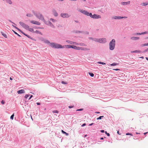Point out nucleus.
I'll return each instance as SVG.
<instances>
[{"label": "nucleus", "instance_id": "nucleus-1", "mask_svg": "<svg viewBox=\"0 0 148 148\" xmlns=\"http://www.w3.org/2000/svg\"><path fill=\"white\" fill-rule=\"evenodd\" d=\"M32 12L37 18L42 21L46 24L50 26L53 28H55L54 26L51 22L50 21H46L45 20L43 16L40 13L34 10L32 11Z\"/></svg>", "mask_w": 148, "mask_h": 148}, {"label": "nucleus", "instance_id": "nucleus-2", "mask_svg": "<svg viewBox=\"0 0 148 148\" xmlns=\"http://www.w3.org/2000/svg\"><path fill=\"white\" fill-rule=\"evenodd\" d=\"M64 47L62 48H72L75 50H82L84 51H89L90 50V49L89 48L85 47H79L74 45H67L62 46Z\"/></svg>", "mask_w": 148, "mask_h": 148}, {"label": "nucleus", "instance_id": "nucleus-3", "mask_svg": "<svg viewBox=\"0 0 148 148\" xmlns=\"http://www.w3.org/2000/svg\"><path fill=\"white\" fill-rule=\"evenodd\" d=\"M66 42L68 44H70L72 45L74 44L76 45H79L80 46L83 47H85L87 46V45L86 44L83 43H78L73 42L69 40H66Z\"/></svg>", "mask_w": 148, "mask_h": 148}, {"label": "nucleus", "instance_id": "nucleus-4", "mask_svg": "<svg viewBox=\"0 0 148 148\" xmlns=\"http://www.w3.org/2000/svg\"><path fill=\"white\" fill-rule=\"evenodd\" d=\"M49 45L52 47L56 49H61L64 47L62 45L58 44L54 42H50Z\"/></svg>", "mask_w": 148, "mask_h": 148}, {"label": "nucleus", "instance_id": "nucleus-5", "mask_svg": "<svg viewBox=\"0 0 148 148\" xmlns=\"http://www.w3.org/2000/svg\"><path fill=\"white\" fill-rule=\"evenodd\" d=\"M115 45V41L114 39H113L110 42L109 44L110 49L111 50H113L114 48Z\"/></svg>", "mask_w": 148, "mask_h": 148}, {"label": "nucleus", "instance_id": "nucleus-6", "mask_svg": "<svg viewBox=\"0 0 148 148\" xmlns=\"http://www.w3.org/2000/svg\"><path fill=\"white\" fill-rule=\"evenodd\" d=\"M78 11L87 16H90L91 13H90L87 11L82 9H79Z\"/></svg>", "mask_w": 148, "mask_h": 148}, {"label": "nucleus", "instance_id": "nucleus-7", "mask_svg": "<svg viewBox=\"0 0 148 148\" xmlns=\"http://www.w3.org/2000/svg\"><path fill=\"white\" fill-rule=\"evenodd\" d=\"M61 17L63 18H68L71 15L66 13H62L60 14Z\"/></svg>", "mask_w": 148, "mask_h": 148}, {"label": "nucleus", "instance_id": "nucleus-8", "mask_svg": "<svg viewBox=\"0 0 148 148\" xmlns=\"http://www.w3.org/2000/svg\"><path fill=\"white\" fill-rule=\"evenodd\" d=\"M20 25L23 28L26 29H27L29 27V25L24 23L20 21L19 22Z\"/></svg>", "mask_w": 148, "mask_h": 148}, {"label": "nucleus", "instance_id": "nucleus-9", "mask_svg": "<svg viewBox=\"0 0 148 148\" xmlns=\"http://www.w3.org/2000/svg\"><path fill=\"white\" fill-rule=\"evenodd\" d=\"M40 40L42 41V42H43L44 43H46L47 44L49 45L50 42L49 41L47 40V39L43 38V37H41L39 39Z\"/></svg>", "mask_w": 148, "mask_h": 148}, {"label": "nucleus", "instance_id": "nucleus-10", "mask_svg": "<svg viewBox=\"0 0 148 148\" xmlns=\"http://www.w3.org/2000/svg\"><path fill=\"white\" fill-rule=\"evenodd\" d=\"M90 17L92 18L95 19H97L101 18V16L99 15L96 14H94L93 15H92V13H91V15H90Z\"/></svg>", "mask_w": 148, "mask_h": 148}, {"label": "nucleus", "instance_id": "nucleus-11", "mask_svg": "<svg viewBox=\"0 0 148 148\" xmlns=\"http://www.w3.org/2000/svg\"><path fill=\"white\" fill-rule=\"evenodd\" d=\"M30 23H32L33 24H36V25H40V23L38 21H34V20H32V21H31Z\"/></svg>", "mask_w": 148, "mask_h": 148}, {"label": "nucleus", "instance_id": "nucleus-12", "mask_svg": "<svg viewBox=\"0 0 148 148\" xmlns=\"http://www.w3.org/2000/svg\"><path fill=\"white\" fill-rule=\"evenodd\" d=\"M113 18L115 19H120L123 18H126L127 17H121V16H115L114 17H113Z\"/></svg>", "mask_w": 148, "mask_h": 148}, {"label": "nucleus", "instance_id": "nucleus-13", "mask_svg": "<svg viewBox=\"0 0 148 148\" xmlns=\"http://www.w3.org/2000/svg\"><path fill=\"white\" fill-rule=\"evenodd\" d=\"M5 1L7 3L10 5H11L13 3V2L11 0H5Z\"/></svg>", "mask_w": 148, "mask_h": 148}, {"label": "nucleus", "instance_id": "nucleus-14", "mask_svg": "<svg viewBox=\"0 0 148 148\" xmlns=\"http://www.w3.org/2000/svg\"><path fill=\"white\" fill-rule=\"evenodd\" d=\"M53 15L57 17L58 16V13L55 10H54L53 11Z\"/></svg>", "mask_w": 148, "mask_h": 148}, {"label": "nucleus", "instance_id": "nucleus-15", "mask_svg": "<svg viewBox=\"0 0 148 148\" xmlns=\"http://www.w3.org/2000/svg\"><path fill=\"white\" fill-rule=\"evenodd\" d=\"M17 93L18 94L24 93H25V91L24 90L22 89L18 91Z\"/></svg>", "mask_w": 148, "mask_h": 148}, {"label": "nucleus", "instance_id": "nucleus-16", "mask_svg": "<svg viewBox=\"0 0 148 148\" xmlns=\"http://www.w3.org/2000/svg\"><path fill=\"white\" fill-rule=\"evenodd\" d=\"M130 3V1H128L127 2H123L121 3V4L123 5H126L129 4Z\"/></svg>", "mask_w": 148, "mask_h": 148}, {"label": "nucleus", "instance_id": "nucleus-17", "mask_svg": "<svg viewBox=\"0 0 148 148\" xmlns=\"http://www.w3.org/2000/svg\"><path fill=\"white\" fill-rule=\"evenodd\" d=\"M139 38L138 37H133L131 38V39L132 40H136L139 39Z\"/></svg>", "mask_w": 148, "mask_h": 148}, {"label": "nucleus", "instance_id": "nucleus-18", "mask_svg": "<svg viewBox=\"0 0 148 148\" xmlns=\"http://www.w3.org/2000/svg\"><path fill=\"white\" fill-rule=\"evenodd\" d=\"M27 30H28V31L30 32H34V29L32 28H30L29 27L27 29Z\"/></svg>", "mask_w": 148, "mask_h": 148}, {"label": "nucleus", "instance_id": "nucleus-19", "mask_svg": "<svg viewBox=\"0 0 148 148\" xmlns=\"http://www.w3.org/2000/svg\"><path fill=\"white\" fill-rule=\"evenodd\" d=\"M49 21H50H50H51L53 23H55L57 22V21L54 19L51 18L49 19Z\"/></svg>", "mask_w": 148, "mask_h": 148}, {"label": "nucleus", "instance_id": "nucleus-20", "mask_svg": "<svg viewBox=\"0 0 148 148\" xmlns=\"http://www.w3.org/2000/svg\"><path fill=\"white\" fill-rule=\"evenodd\" d=\"M131 53H140V51L139 50H136L134 51H132L131 52Z\"/></svg>", "mask_w": 148, "mask_h": 148}, {"label": "nucleus", "instance_id": "nucleus-21", "mask_svg": "<svg viewBox=\"0 0 148 148\" xmlns=\"http://www.w3.org/2000/svg\"><path fill=\"white\" fill-rule=\"evenodd\" d=\"M34 33H35L36 34H42L41 32H40V31L38 30H36V31H34V32H33Z\"/></svg>", "mask_w": 148, "mask_h": 148}, {"label": "nucleus", "instance_id": "nucleus-22", "mask_svg": "<svg viewBox=\"0 0 148 148\" xmlns=\"http://www.w3.org/2000/svg\"><path fill=\"white\" fill-rule=\"evenodd\" d=\"M1 33L2 35L5 38H7V35L5 34H4L3 32H1Z\"/></svg>", "mask_w": 148, "mask_h": 148}, {"label": "nucleus", "instance_id": "nucleus-23", "mask_svg": "<svg viewBox=\"0 0 148 148\" xmlns=\"http://www.w3.org/2000/svg\"><path fill=\"white\" fill-rule=\"evenodd\" d=\"M148 4V2H146L145 3H142V5L143 6L147 5Z\"/></svg>", "mask_w": 148, "mask_h": 148}, {"label": "nucleus", "instance_id": "nucleus-24", "mask_svg": "<svg viewBox=\"0 0 148 148\" xmlns=\"http://www.w3.org/2000/svg\"><path fill=\"white\" fill-rule=\"evenodd\" d=\"M26 16L29 17H31L33 16V15L30 13H28L26 14Z\"/></svg>", "mask_w": 148, "mask_h": 148}, {"label": "nucleus", "instance_id": "nucleus-25", "mask_svg": "<svg viewBox=\"0 0 148 148\" xmlns=\"http://www.w3.org/2000/svg\"><path fill=\"white\" fill-rule=\"evenodd\" d=\"M102 42V39L97 38V42L101 43Z\"/></svg>", "mask_w": 148, "mask_h": 148}, {"label": "nucleus", "instance_id": "nucleus-26", "mask_svg": "<svg viewBox=\"0 0 148 148\" xmlns=\"http://www.w3.org/2000/svg\"><path fill=\"white\" fill-rule=\"evenodd\" d=\"M62 132L63 134H65L66 136H68L69 135V134H68V133H66V132H65L64 131L62 130Z\"/></svg>", "mask_w": 148, "mask_h": 148}, {"label": "nucleus", "instance_id": "nucleus-27", "mask_svg": "<svg viewBox=\"0 0 148 148\" xmlns=\"http://www.w3.org/2000/svg\"><path fill=\"white\" fill-rule=\"evenodd\" d=\"M12 25L16 29H17L18 30V31H21V30L19 29L18 28V27H16L15 26H14V25Z\"/></svg>", "mask_w": 148, "mask_h": 148}, {"label": "nucleus", "instance_id": "nucleus-28", "mask_svg": "<svg viewBox=\"0 0 148 148\" xmlns=\"http://www.w3.org/2000/svg\"><path fill=\"white\" fill-rule=\"evenodd\" d=\"M117 65H118V64L116 63H113L112 64H110V65L112 66H116Z\"/></svg>", "mask_w": 148, "mask_h": 148}, {"label": "nucleus", "instance_id": "nucleus-29", "mask_svg": "<svg viewBox=\"0 0 148 148\" xmlns=\"http://www.w3.org/2000/svg\"><path fill=\"white\" fill-rule=\"evenodd\" d=\"M89 74L92 77H93L94 75V74L91 73H89Z\"/></svg>", "mask_w": 148, "mask_h": 148}, {"label": "nucleus", "instance_id": "nucleus-30", "mask_svg": "<svg viewBox=\"0 0 148 148\" xmlns=\"http://www.w3.org/2000/svg\"><path fill=\"white\" fill-rule=\"evenodd\" d=\"M106 42V39L105 38H102V42L104 43Z\"/></svg>", "mask_w": 148, "mask_h": 148}, {"label": "nucleus", "instance_id": "nucleus-31", "mask_svg": "<svg viewBox=\"0 0 148 148\" xmlns=\"http://www.w3.org/2000/svg\"><path fill=\"white\" fill-rule=\"evenodd\" d=\"M29 94H27V95H26L25 96V97L26 98V99H27V98L29 96Z\"/></svg>", "mask_w": 148, "mask_h": 148}, {"label": "nucleus", "instance_id": "nucleus-32", "mask_svg": "<svg viewBox=\"0 0 148 148\" xmlns=\"http://www.w3.org/2000/svg\"><path fill=\"white\" fill-rule=\"evenodd\" d=\"M148 31H147V32H142L141 33V34H148Z\"/></svg>", "mask_w": 148, "mask_h": 148}, {"label": "nucleus", "instance_id": "nucleus-33", "mask_svg": "<svg viewBox=\"0 0 148 148\" xmlns=\"http://www.w3.org/2000/svg\"><path fill=\"white\" fill-rule=\"evenodd\" d=\"M63 84H67V83L66 82H64V81H62V82H61Z\"/></svg>", "mask_w": 148, "mask_h": 148}, {"label": "nucleus", "instance_id": "nucleus-34", "mask_svg": "<svg viewBox=\"0 0 148 148\" xmlns=\"http://www.w3.org/2000/svg\"><path fill=\"white\" fill-rule=\"evenodd\" d=\"M14 114H13L12 115L11 117H10V119L12 120H13L14 116Z\"/></svg>", "mask_w": 148, "mask_h": 148}, {"label": "nucleus", "instance_id": "nucleus-35", "mask_svg": "<svg viewBox=\"0 0 148 148\" xmlns=\"http://www.w3.org/2000/svg\"><path fill=\"white\" fill-rule=\"evenodd\" d=\"M53 112L54 113H58V111H57V110H55L53 111Z\"/></svg>", "mask_w": 148, "mask_h": 148}, {"label": "nucleus", "instance_id": "nucleus-36", "mask_svg": "<svg viewBox=\"0 0 148 148\" xmlns=\"http://www.w3.org/2000/svg\"><path fill=\"white\" fill-rule=\"evenodd\" d=\"M25 36H27L28 38H30L31 39H32L27 34H26Z\"/></svg>", "mask_w": 148, "mask_h": 148}, {"label": "nucleus", "instance_id": "nucleus-37", "mask_svg": "<svg viewBox=\"0 0 148 148\" xmlns=\"http://www.w3.org/2000/svg\"><path fill=\"white\" fill-rule=\"evenodd\" d=\"M126 135H131L132 136V134H131V133H127L126 134Z\"/></svg>", "mask_w": 148, "mask_h": 148}, {"label": "nucleus", "instance_id": "nucleus-38", "mask_svg": "<svg viewBox=\"0 0 148 148\" xmlns=\"http://www.w3.org/2000/svg\"><path fill=\"white\" fill-rule=\"evenodd\" d=\"M105 133L107 135L109 136H110V134L109 133H107L106 131L105 132Z\"/></svg>", "mask_w": 148, "mask_h": 148}, {"label": "nucleus", "instance_id": "nucleus-39", "mask_svg": "<svg viewBox=\"0 0 148 148\" xmlns=\"http://www.w3.org/2000/svg\"><path fill=\"white\" fill-rule=\"evenodd\" d=\"M97 38H94V39H93V41H95V42H97Z\"/></svg>", "mask_w": 148, "mask_h": 148}, {"label": "nucleus", "instance_id": "nucleus-40", "mask_svg": "<svg viewBox=\"0 0 148 148\" xmlns=\"http://www.w3.org/2000/svg\"><path fill=\"white\" fill-rule=\"evenodd\" d=\"M102 116H100L99 118H97V119H101Z\"/></svg>", "mask_w": 148, "mask_h": 148}, {"label": "nucleus", "instance_id": "nucleus-41", "mask_svg": "<svg viewBox=\"0 0 148 148\" xmlns=\"http://www.w3.org/2000/svg\"><path fill=\"white\" fill-rule=\"evenodd\" d=\"M69 108H73L74 107V106H68Z\"/></svg>", "mask_w": 148, "mask_h": 148}, {"label": "nucleus", "instance_id": "nucleus-42", "mask_svg": "<svg viewBox=\"0 0 148 148\" xmlns=\"http://www.w3.org/2000/svg\"><path fill=\"white\" fill-rule=\"evenodd\" d=\"M136 35H142V34H141V33H136Z\"/></svg>", "mask_w": 148, "mask_h": 148}, {"label": "nucleus", "instance_id": "nucleus-43", "mask_svg": "<svg viewBox=\"0 0 148 148\" xmlns=\"http://www.w3.org/2000/svg\"><path fill=\"white\" fill-rule=\"evenodd\" d=\"M86 125V123H84L82 125H81V126L82 127H84V126H85V125Z\"/></svg>", "mask_w": 148, "mask_h": 148}, {"label": "nucleus", "instance_id": "nucleus-44", "mask_svg": "<svg viewBox=\"0 0 148 148\" xmlns=\"http://www.w3.org/2000/svg\"><path fill=\"white\" fill-rule=\"evenodd\" d=\"M32 97H33V95H30V97L29 98V100H30V99H31V98Z\"/></svg>", "mask_w": 148, "mask_h": 148}, {"label": "nucleus", "instance_id": "nucleus-45", "mask_svg": "<svg viewBox=\"0 0 148 148\" xmlns=\"http://www.w3.org/2000/svg\"><path fill=\"white\" fill-rule=\"evenodd\" d=\"M89 39H90V40H93V39H94V38H91V37H89Z\"/></svg>", "mask_w": 148, "mask_h": 148}, {"label": "nucleus", "instance_id": "nucleus-46", "mask_svg": "<svg viewBox=\"0 0 148 148\" xmlns=\"http://www.w3.org/2000/svg\"><path fill=\"white\" fill-rule=\"evenodd\" d=\"M1 103L3 104H4L5 103V102L3 100H2L1 101Z\"/></svg>", "mask_w": 148, "mask_h": 148}, {"label": "nucleus", "instance_id": "nucleus-47", "mask_svg": "<svg viewBox=\"0 0 148 148\" xmlns=\"http://www.w3.org/2000/svg\"><path fill=\"white\" fill-rule=\"evenodd\" d=\"M113 70H115V71H119L120 70L119 69H113Z\"/></svg>", "mask_w": 148, "mask_h": 148}, {"label": "nucleus", "instance_id": "nucleus-48", "mask_svg": "<svg viewBox=\"0 0 148 148\" xmlns=\"http://www.w3.org/2000/svg\"><path fill=\"white\" fill-rule=\"evenodd\" d=\"M82 110L83 109H77L76 110L77 111H82Z\"/></svg>", "mask_w": 148, "mask_h": 148}, {"label": "nucleus", "instance_id": "nucleus-49", "mask_svg": "<svg viewBox=\"0 0 148 148\" xmlns=\"http://www.w3.org/2000/svg\"><path fill=\"white\" fill-rule=\"evenodd\" d=\"M20 32H21L24 35H26V34H25V33H23V32H22L21 30V31H20Z\"/></svg>", "mask_w": 148, "mask_h": 148}, {"label": "nucleus", "instance_id": "nucleus-50", "mask_svg": "<svg viewBox=\"0 0 148 148\" xmlns=\"http://www.w3.org/2000/svg\"><path fill=\"white\" fill-rule=\"evenodd\" d=\"M93 123H91V124H90L89 125V126H91V125H93Z\"/></svg>", "mask_w": 148, "mask_h": 148}, {"label": "nucleus", "instance_id": "nucleus-51", "mask_svg": "<svg viewBox=\"0 0 148 148\" xmlns=\"http://www.w3.org/2000/svg\"><path fill=\"white\" fill-rule=\"evenodd\" d=\"M36 104L37 105H40V103L37 102L36 103Z\"/></svg>", "mask_w": 148, "mask_h": 148}, {"label": "nucleus", "instance_id": "nucleus-52", "mask_svg": "<svg viewBox=\"0 0 148 148\" xmlns=\"http://www.w3.org/2000/svg\"><path fill=\"white\" fill-rule=\"evenodd\" d=\"M10 21L12 23H13V24L15 25H16V24L14 23H13V22H12L11 21Z\"/></svg>", "mask_w": 148, "mask_h": 148}, {"label": "nucleus", "instance_id": "nucleus-53", "mask_svg": "<svg viewBox=\"0 0 148 148\" xmlns=\"http://www.w3.org/2000/svg\"><path fill=\"white\" fill-rule=\"evenodd\" d=\"M97 63H99V64H102V62H97Z\"/></svg>", "mask_w": 148, "mask_h": 148}, {"label": "nucleus", "instance_id": "nucleus-54", "mask_svg": "<svg viewBox=\"0 0 148 148\" xmlns=\"http://www.w3.org/2000/svg\"><path fill=\"white\" fill-rule=\"evenodd\" d=\"M58 1H64V0H58Z\"/></svg>", "mask_w": 148, "mask_h": 148}, {"label": "nucleus", "instance_id": "nucleus-55", "mask_svg": "<svg viewBox=\"0 0 148 148\" xmlns=\"http://www.w3.org/2000/svg\"><path fill=\"white\" fill-rule=\"evenodd\" d=\"M13 32H14V33L15 34H17V33L16 32H15V31H13Z\"/></svg>", "mask_w": 148, "mask_h": 148}, {"label": "nucleus", "instance_id": "nucleus-56", "mask_svg": "<svg viewBox=\"0 0 148 148\" xmlns=\"http://www.w3.org/2000/svg\"><path fill=\"white\" fill-rule=\"evenodd\" d=\"M70 1H76V0H69Z\"/></svg>", "mask_w": 148, "mask_h": 148}, {"label": "nucleus", "instance_id": "nucleus-57", "mask_svg": "<svg viewBox=\"0 0 148 148\" xmlns=\"http://www.w3.org/2000/svg\"><path fill=\"white\" fill-rule=\"evenodd\" d=\"M146 59L147 60H148V57H146Z\"/></svg>", "mask_w": 148, "mask_h": 148}, {"label": "nucleus", "instance_id": "nucleus-58", "mask_svg": "<svg viewBox=\"0 0 148 148\" xmlns=\"http://www.w3.org/2000/svg\"><path fill=\"white\" fill-rule=\"evenodd\" d=\"M10 80H12V79L11 77H10Z\"/></svg>", "mask_w": 148, "mask_h": 148}, {"label": "nucleus", "instance_id": "nucleus-59", "mask_svg": "<svg viewBox=\"0 0 148 148\" xmlns=\"http://www.w3.org/2000/svg\"><path fill=\"white\" fill-rule=\"evenodd\" d=\"M148 132H145V133H144V134L145 135L146 134H147Z\"/></svg>", "mask_w": 148, "mask_h": 148}, {"label": "nucleus", "instance_id": "nucleus-60", "mask_svg": "<svg viewBox=\"0 0 148 148\" xmlns=\"http://www.w3.org/2000/svg\"><path fill=\"white\" fill-rule=\"evenodd\" d=\"M136 134H140V133H137V132H136Z\"/></svg>", "mask_w": 148, "mask_h": 148}, {"label": "nucleus", "instance_id": "nucleus-61", "mask_svg": "<svg viewBox=\"0 0 148 148\" xmlns=\"http://www.w3.org/2000/svg\"><path fill=\"white\" fill-rule=\"evenodd\" d=\"M82 1L84 2H86V0H82Z\"/></svg>", "mask_w": 148, "mask_h": 148}, {"label": "nucleus", "instance_id": "nucleus-62", "mask_svg": "<svg viewBox=\"0 0 148 148\" xmlns=\"http://www.w3.org/2000/svg\"><path fill=\"white\" fill-rule=\"evenodd\" d=\"M105 64V63L104 62H102V64Z\"/></svg>", "mask_w": 148, "mask_h": 148}, {"label": "nucleus", "instance_id": "nucleus-63", "mask_svg": "<svg viewBox=\"0 0 148 148\" xmlns=\"http://www.w3.org/2000/svg\"><path fill=\"white\" fill-rule=\"evenodd\" d=\"M87 136V135H85L84 136V137H86Z\"/></svg>", "mask_w": 148, "mask_h": 148}, {"label": "nucleus", "instance_id": "nucleus-64", "mask_svg": "<svg viewBox=\"0 0 148 148\" xmlns=\"http://www.w3.org/2000/svg\"><path fill=\"white\" fill-rule=\"evenodd\" d=\"M148 51V48L145 51Z\"/></svg>", "mask_w": 148, "mask_h": 148}]
</instances>
